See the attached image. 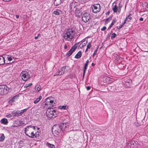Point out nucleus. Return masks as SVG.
<instances>
[{
  "instance_id": "nucleus-19",
  "label": "nucleus",
  "mask_w": 148,
  "mask_h": 148,
  "mask_svg": "<svg viewBox=\"0 0 148 148\" xmlns=\"http://www.w3.org/2000/svg\"><path fill=\"white\" fill-rule=\"evenodd\" d=\"M63 0H55L54 2V5L58 6L62 2Z\"/></svg>"
},
{
  "instance_id": "nucleus-36",
  "label": "nucleus",
  "mask_w": 148,
  "mask_h": 148,
  "mask_svg": "<svg viewBox=\"0 0 148 148\" xmlns=\"http://www.w3.org/2000/svg\"><path fill=\"white\" fill-rule=\"evenodd\" d=\"M117 20H116V18H114L112 21V23L111 24V25L112 26L116 22Z\"/></svg>"
},
{
  "instance_id": "nucleus-40",
  "label": "nucleus",
  "mask_w": 148,
  "mask_h": 148,
  "mask_svg": "<svg viewBox=\"0 0 148 148\" xmlns=\"http://www.w3.org/2000/svg\"><path fill=\"white\" fill-rule=\"evenodd\" d=\"M13 116V114H12V113L9 114H8V115H7L6 116V117L7 118H10V117H12Z\"/></svg>"
},
{
  "instance_id": "nucleus-1",
  "label": "nucleus",
  "mask_w": 148,
  "mask_h": 148,
  "mask_svg": "<svg viewBox=\"0 0 148 148\" xmlns=\"http://www.w3.org/2000/svg\"><path fill=\"white\" fill-rule=\"evenodd\" d=\"M36 127H37L31 125L27 126L25 128V134L30 138L33 137L34 132L35 131Z\"/></svg>"
},
{
  "instance_id": "nucleus-28",
  "label": "nucleus",
  "mask_w": 148,
  "mask_h": 148,
  "mask_svg": "<svg viewBox=\"0 0 148 148\" xmlns=\"http://www.w3.org/2000/svg\"><path fill=\"white\" fill-rule=\"evenodd\" d=\"M46 145L49 147L51 148H55V146L54 145L50 144L48 142L47 143Z\"/></svg>"
},
{
  "instance_id": "nucleus-24",
  "label": "nucleus",
  "mask_w": 148,
  "mask_h": 148,
  "mask_svg": "<svg viewBox=\"0 0 148 148\" xmlns=\"http://www.w3.org/2000/svg\"><path fill=\"white\" fill-rule=\"evenodd\" d=\"M42 97L41 96H40L38 98H37L34 102V104L37 103L42 99Z\"/></svg>"
},
{
  "instance_id": "nucleus-3",
  "label": "nucleus",
  "mask_w": 148,
  "mask_h": 148,
  "mask_svg": "<svg viewBox=\"0 0 148 148\" xmlns=\"http://www.w3.org/2000/svg\"><path fill=\"white\" fill-rule=\"evenodd\" d=\"M58 112L53 108H48L46 112V115L47 117L51 118H55L57 116Z\"/></svg>"
},
{
  "instance_id": "nucleus-57",
  "label": "nucleus",
  "mask_w": 148,
  "mask_h": 148,
  "mask_svg": "<svg viewBox=\"0 0 148 148\" xmlns=\"http://www.w3.org/2000/svg\"><path fill=\"white\" fill-rule=\"evenodd\" d=\"M111 86H109L108 87V89H112V88H111Z\"/></svg>"
},
{
  "instance_id": "nucleus-46",
  "label": "nucleus",
  "mask_w": 148,
  "mask_h": 148,
  "mask_svg": "<svg viewBox=\"0 0 148 148\" xmlns=\"http://www.w3.org/2000/svg\"><path fill=\"white\" fill-rule=\"evenodd\" d=\"M86 71V70H84L83 73V76H82L83 78H84V77Z\"/></svg>"
},
{
  "instance_id": "nucleus-43",
  "label": "nucleus",
  "mask_w": 148,
  "mask_h": 148,
  "mask_svg": "<svg viewBox=\"0 0 148 148\" xmlns=\"http://www.w3.org/2000/svg\"><path fill=\"white\" fill-rule=\"evenodd\" d=\"M97 49H96V50H95V51L94 52V53L93 54V56H94L97 53Z\"/></svg>"
},
{
  "instance_id": "nucleus-45",
  "label": "nucleus",
  "mask_w": 148,
  "mask_h": 148,
  "mask_svg": "<svg viewBox=\"0 0 148 148\" xmlns=\"http://www.w3.org/2000/svg\"><path fill=\"white\" fill-rule=\"evenodd\" d=\"M106 29V27L105 26H104L101 29V31H104L105 30V29Z\"/></svg>"
},
{
  "instance_id": "nucleus-44",
  "label": "nucleus",
  "mask_w": 148,
  "mask_h": 148,
  "mask_svg": "<svg viewBox=\"0 0 148 148\" xmlns=\"http://www.w3.org/2000/svg\"><path fill=\"white\" fill-rule=\"evenodd\" d=\"M109 19H110V20L111 18H108L106 19V21H105L106 23H108V22H109Z\"/></svg>"
},
{
  "instance_id": "nucleus-63",
  "label": "nucleus",
  "mask_w": 148,
  "mask_h": 148,
  "mask_svg": "<svg viewBox=\"0 0 148 148\" xmlns=\"http://www.w3.org/2000/svg\"><path fill=\"white\" fill-rule=\"evenodd\" d=\"M37 129H39V128L38 127H37Z\"/></svg>"
},
{
  "instance_id": "nucleus-39",
  "label": "nucleus",
  "mask_w": 148,
  "mask_h": 148,
  "mask_svg": "<svg viewBox=\"0 0 148 148\" xmlns=\"http://www.w3.org/2000/svg\"><path fill=\"white\" fill-rule=\"evenodd\" d=\"M91 47V43L90 42H89L87 46V49H90Z\"/></svg>"
},
{
  "instance_id": "nucleus-48",
  "label": "nucleus",
  "mask_w": 148,
  "mask_h": 148,
  "mask_svg": "<svg viewBox=\"0 0 148 148\" xmlns=\"http://www.w3.org/2000/svg\"><path fill=\"white\" fill-rule=\"evenodd\" d=\"M86 87L87 90H90V88L89 86H86Z\"/></svg>"
},
{
  "instance_id": "nucleus-52",
  "label": "nucleus",
  "mask_w": 148,
  "mask_h": 148,
  "mask_svg": "<svg viewBox=\"0 0 148 148\" xmlns=\"http://www.w3.org/2000/svg\"><path fill=\"white\" fill-rule=\"evenodd\" d=\"M67 48V46L66 45H65L64 47V48L65 49H66Z\"/></svg>"
},
{
  "instance_id": "nucleus-11",
  "label": "nucleus",
  "mask_w": 148,
  "mask_h": 148,
  "mask_svg": "<svg viewBox=\"0 0 148 148\" xmlns=\"http://www.w3.org/2000/svg\"><path fill=\"white\" fill-rule=\"evenodd\" d=\"M101 9L100 6L99 4H94L92 8V12L95 13H97L99 12Z\"/></svg>"
},
{
  "instance_id": "nucleus-38",
  "label": "nucleus",
  "mask_w": 148,
  "mask_h": 148,
  "mask_svg": "<svg viewBox=\"0 0 148 148\" xmlns=\"http://www.w3.org/2000/svg\"><path fill=\"white\" fill-rule=\"evenodd\" d=\"M36 91H39L40 90V86H38L36 87Z\"/></svg>"
},
{
  "instance_id": "nucleus-14",
  "label": "nucleus",
  "mask_w": 148,
  "mask_h": 148,
  "mask_svg": "<svg viewBox=\"0 0 148 148\" xmlns=\"http://www.w3.org/2000/svg\"><path fill=\"white\" fill-rule=\"evenodd\" d=\"M132 81L130 79H128L125 81L124 85L126 88H130V84L132 83Z\"/></svg>"
},
{
  "instance_id": "nucleus-47",
  "label": "nucleus",
  "mask_w": 148,
  "mask_h": 148,
  "mask_svg": "<svg viewBox=\"0 0 148 148\" xmlns=\"http://www.w3.org/2000/svg\"><path fill=\"white\" fill-rule=\"evenodd\" d=\"M13 97H14V99L15 100V99H18V96L17 95H15Z\"/></svg>"
},
{
  "instance_id": "nucleus-23",
  "label": "nucleus",
  "mask_w": 148,
  "mask_h": 148,
  "mask_svg": "<svg viewBox=\"0 0 148 148\" xmlns=\"http://www.w3.org/2000/svg\"><path fill=\"white\" fill-rule=\"evenodd\" d=\"M132 14H130L129 15H128L126 18L125 19V21H127V22H129L132 19Z\"/></svg>"
},
{
  "instance_id": "nucleus-50",
  "label": "nucleus",
  "mask_w": 148,
  "mask_h": 148,
  "mask_svg": "<svg viewBox=\"0 0 148 148\" xmlns=\"http://www.w3.org/2000/svg\"><path fill=\"white\" fill-rule=\"evenodd\" d=\"M126 21H125H125H124V22H123V23H122V24L121 25H123V26L124 25V24L126 23Z\"/></svg>"
},
{
  "instance_id": "nucleus-56",
  "label": "nucleus",
  "mask_w": 148,
  "mask_h": 148,
  "mask_svg": "<svg viewBox=\"0 0 148 148\" xmlns=\"http://www.w3.org/2000/svg\"><path fill=\"white\" fill-rule=\"evenodd\" d=\"M16 18H19V16L18 15H16Z\"/></svg>"
},
{
  "instance_id": "nucleus-49",
  "label": "nucleus",
  "mask_w": 148,
  "mask_h": 148,
  "mask_svg": "<svg viewBox=\"0 0 148 148\" xmlns=\"http://www.w3.org/2000/svg\"><path fill=\"white\" fill-rule=\"evenodd\" d=\"M139 21H143V18L140 17L139 19Z\"/></svg>"
},
{
  "instance_id": "nucleus-31",
  "label": "nucleus",
  "mask_w": 148,
  "mask_h": 148,
  "mask_svg": "<svg viewBox=\"0 0 148 148\" xmlns=\"http://www.w3.org/2000/svg\"><path fill=\"white\" fill-rule=\"evenodd\" d=\"M60 125V127H61V128L62 130H63V129L65 128L66 127V124H61Z\"/></svg>"
},
{
  "instance_id": "nucleus-60",
  "label": "nucleus",
  "mask_w": 148,
  "mask_h": 148,
  "mask_svg": "<svg viewBox=\"0 0 148 148\" xmlns=\"http://www.w3.org/2000/svg\"><path fill=\"white\" fill-rule=\"evenodd\" d=\"M109 12H107L106 14H109Z\"/></svg>"
},
{
  "instance_id": "nucleus-61",
  "label": "nucleus",
  "mask_w": 148,
  "mask_h": 148,
  "mask_svg": "<svg viewBox=\"0 0 148 148\" xmlns=\"http://www.w3.org/2000/svg\"><path fill=\"white\" fill-rule=\"evenodd\" d=\"M90 0H84V1H90Z\"/></svg>"
},
{
  "instance_id": "nucleus-42",
  "label": "nucleus",
  "mask_w": 148,
  "mask_h": 148,
  "mask_svg": "<svg viewBox=\"0 0 148 148\" xmlns=\"http://www.w3.org/2000/svg\"><path fill=\"white\" fill-rule=\"evenodd\" d=\"M84 46V45H83L82 44H80L78 46V49H79V48L81 49Z\"/></svg>"
},
{
  "instance_id": "nucleus-12",
  "label": "nucleus",
  "mask_w": 148,
  "mask_h": 148,
  "mask_svg": "<svg viewBox=\"0 0 148 148\" xmlns=\"http://www.w3.org/2000/svg\"><path fill=\"white\" fill-rule=\"evenodd\" d=\"M137 145V142H135L134 140H131L128 144L127 146L128 148H136Z\"/></svg>"
},
{
  "instance_id": "nucleus-59",
  "label": "nucleus",
  "mask_w": 148,
  "mask_h": 148,
  "mask_svg": "<svg viewBox=\"0 0 148 148\" xmlns=\"http://www.w3.org/2000/svg\"><path fill=\"white\" fill-rule=\"evenodd\" d=\"M88 49H87V48H86V51H85V52H87V51H88Z\"/></svg>"
},
{
  "instance_id": "nucleus-9",
  "label": "nucleus",
  "mask_w": 148,
  "mask_h": 148,
  "mask_svg": "<svg viewBox=\"0 0 148 148\" xmlns=\"http://www.w3.org/2000/svg\"><path fill=\"white\" fill-rule=\"evenodd\" d=\"M115 4V5L113 7L112 9L114 12H116L117 11L119 13L121 11V8L122 7V5L120 3L119 4V7L117 5V3L114 2L113 4Z\"/></svg>"
},
{
  "instance_id": "nucleus-15",
  "label": "nucleus",
  "mask_w": 148,
  "mask_h": 148,
  "mask_svg": "<svg viewBox=\"0 0 148 148\" xmlns=\"http://www.w3.org/2000/svg\"><path fill=\"white\" fill-rule=\"evenodd\" d=\"M13 62H6L4 61V59L3 57V56H0V65H3L5 64H9L10 63H12Z\"/></svg>"
},
{
  "instance_id": "nucleus-30",
  "label": "nucleus",
  "mask_w": 148,
  "mask_h": 148,
  "mask_svg": "<svg viewBox=\"0 0 148 148\" xmlns=\"http://www.w3.org/2000/svg\"><path fill=\"white\" fill-rule=\"evenodd\" d=\"M143 7H145V8H148V4L146 2H143Z\"/></svg>"
},
{
  "instance_id": "nucleus-34",
  "label": "nucleus",
  "mask_w": 148,
  "mask_h": 148,
  "mask_svg": "<svg viewBox=\"0 0 148 148\" xmlns=\"http://www.w3.org/2000/svg\"><path fill=\"white\" fill-rule=\"evenodd\" d=\"M4 139L5 136L3 134V135L0 137V141L1 142L3 141L4 140Z\"/></svg>"
},
{
  "instance_id": "nucleus-58",
  "label": "nucleus",
  "mask_w": 148,
  "mask_h": 148,
  "mask_svg": "<svg viewBox=\"0 0 148 148\" xmlns=\"http://www.w3.org/2000/svg\"><path fill=\"white\" fill-rule=\"evenodd\" d=\"M91 65L92 66H94L95 65V64L93 63H92Z\"/></svg>"
},
{
  "instance_id": "nucleus-29",
  "label": "nucleus",
  "mask_w": 148,
  "mask_h": 148,
  "mask_svg": "<svg viewBox=\"0 0 148 148\" xmlns=\"http://www.w3.org/2000/svg\"><path fill=\"white\" fill-rule=\"evenodd\" d=\"M89 62V61L88 60L86 62V63L85 64L84 67V70H86L87 68V67L88 66V63Z\"/></svg>"
},
{
  "instance_id": "nucleus-55",
  "label": "nucleus",
  "mask_w": 148,
  "mask_h": 148,
  "mask_svg": "<svg viewBox=\"0 0 148 148\" xmlns=\"http://www.w3.org/2000/svg\"><path fill=\"white\" fill-rule=\"evenodd\" d=\"M38 36H35V39H38Z\"/></svg>"
},
{
  "instance_id": "nucleus-6",
  "label": "nucleus",
  "mask_w": 148,
  "mask_h": 148,
  "mask_svg": "<svg viewBox=\"0 0 148 148\" xmlns=\"http://www.w3.org/2000/svg\"><path fill=\"white\" fill-rule=\"evenodd\" d=\"M22 79L24 81H26L30 78V77L29 74L27 71H23L20 75Z\"/></svg>"
},
{
  "instance_id": "nucleus-26",
  "label": "nucleus",
  "mask_w": 148,
  "mask_h": 148,
  "mask_svg": "<svg viewBox=\"0 0 148 148\" xmlns=\"http://www.w3.org/2000/svg\"><path fill=\"white\" fill-rule=\"evenodd\" d=\"M58 108L60 109L66 110L68 108V107L66 106H59Z\"/></svg>"
},
{
  "instance_id": "nucleus-16",
  "label": "nucleus",
  "mask_w": 148,
  "mask_h": 148,
  "mask_svg": "<svg viewBox=\"0 0 148 148\" xmlns=\"http://www.w3.org/2000/svg\"><path fill=\"white\" fill-rule=\"evenodd\" d=\"M3 57L5 61L6 62V60H8L9 61H11L12 60V58H14L13 57H12L11 56H10L9 55H3Z\"/></svg>"
},
{
  "instance_id": "nucleus-32",
  "label": "nucleus",
  "mask_w": 148,
  "mask_h": 148,
  "mask_svg": "<svg viewBox=\"0 0 148 148\" xmlns=\"http://www.w3.org/2000/svg\"><path fill=\"white\" fill-rule=\"evenodd\" d=\"M51 97H49L46 99L45 100H46V102H48V101H49L48 102H52L53 100H51Z\"/></svg>"
},
{
  "instance_id": "nucleus-27",
  "label": "nucleus",
  "mask_w": 148,
  "mask_h": 148,
  "mask_svg": "<svg viewBox=\"0 0 148 148\" xmlns=\"http://www.w3.org/2000/svg\"><path fill=\"white\" fill-rule=\"evenodd\" d=\"M33 135L34 136V137H32V138H34V137L37 138L38 137L39 135V133L38 132H36L35 131L34 132V134Z\"/></svg>"
},
{
  "instance_id": "nucleus-10",
  "label": "nucleus",
  "mask_w": 148,
  "mask_h": 148,
  "mask_svg": "<svg viewBox=\"0 0 148 148\" xmlns=\"http://www.w3.org/2000/svg\"><path fill=\"white\" fill-rule=\"evenodd\" d=\"M61 127H60V125H56L53 126L52 130H53L55 131V133L58 134L62 130Z\"/></svg>"
},
{
  "instance_id": "nucleus-4",
  "label": "nucleus",
  "mask_w": 148,
  "mask_h": 148,
  "mask_svg": "<svg viewBox=\"0 0 148 148\" xmlns=\"http://www.w3.org/2000/svg\"><path fill=\"white\" fill-rule=\"evenodd\" d=\"M69 69V67L68 66H66L62 67L61 68V70L58 73H56L54 75V76H55L63 75L65 73H66Z\"/></svg>"
},
{
  "instance_id": "nucleus-17",
  "label": "nucleus",
  "mask_w": 148,
  "mask_h": 148,
  "mask_svg": "<svg viewBox=\"0 0 148 148\" xmlns=\"http://www.w3.org/2000/svg\"><path fill=\"white\" fill-rule=\"evenodd\" d=\"M70 8L71 11H76L77 8V5L75 3H72L70 4Z\"/></svg>"
},
{
  "instance_id": "nucleus-33",
  "label": "nucleus",
  "mask_w": 148,
  "mask_h": 148,
  "mask_svg": "<svg viewBox=\"0 0 148 148\" xmlns=\"http://www.w3.org/2000/svg\"><path fill=\"white\" fill-rule=\"evenodd\" d=\"M116 36V34L115 33H113L111 35V38L112 40H113Z\"/></svg>"
},
{
  "instance_id": "nucleus-20",
  "label": "nucleus",
  "mask_w": 148,
  "mask_h": 148,
  "mask_svg": "<svg viewBox=\"0 0 148 148\" xmlns=\"http://www.w3.org/2000/svg\"><path fill=\"white\" fill-rule=\"evenodd\" d=\"M62 13V11L58 9H57L53 12V14L56 15H59Z\"/></svg>"
},
{
  "instance_id": "nucleus-5",
  "label": "nucleus",
  "mask_w": 148,
  "mask_h": 148,
  "mask_svg": "<svg viewBox=\"0 0 148 148\" xmlns=\"http://www.w3.org/2000/svg\"><path fill=\"white\" fill-rule=\"evenodd\" d=\"M9 88L6 85H0V95H4L9 92Z\"/></svg>"
},
{
  "instance_id": "nucleus-2",
  "label": "nucleus",
  "mask_w": 148,
  "mask_h": 148,
  "mask_svg": "<svg viewBox=\"0 0 148 148\" xmlns=\"http://www.w3.org/2000/svg\"><path fill=\"white\" fill-rule=\"evenodd\" d=\"M75 32L72 29H69L64 36V38L68 41L71 40L74 37Z\"/></svg>"
},
{
  "instance_id": "nucleus-21",
  "label": "nucleus",
  "mask_w": 148,
  "mask_h": 148,
  "mask_svg": "<svg viewBox=\"0 0 148 148\" xmlns=\"http://www.w3.org/2000/svg\"><path fill=\"white\" fill-rule=\"evenodd\" d=\"M82 55V53L81 51H79L76 55L75 58L77 59H79L80 58Z\"/></svg>"
},
{
  "instance_id": "nucleus-62",
  "label": "nucleus",
  "mask_w": 148,
  "mask_h": 148,
  "mask_svg": "<svg viewBox=\"0 0 148 148\" xmlns=\"http://www.w3.org/2000/svg\"><path fill=\"white\" fill-rule=\"evenodd\" d=\"M114 88V87H112V88ZM113 89H114V88H113Z\"/></svg>"
},
{
  "instance_id": "nucleus-53",
  "label": "nucleus",
  "mask_w": 148,
  "mask_h": 148,
  "mask_svg": "<svg viewBox=\"0 0 148 148\" xmlns=\"http://www.w3.org/2000/svg\"><path fill=\"white\" fill-rule=\"evenodd\" d=\"M112 26V25H110L109 26V27H108V29H110L111 28V27Z\"/></svg>"
},
{
  "instance_id": "nucleus-22",
  "label": "nucleus",
  "mask_w": 148,
  "mask_h": 148,
  "mask_svg": "<svg viewBox=\"0 0 148 148\" xmlns=\"http://www.w3.org/2000/svg\"><path fill=\"white\" fill-rule=\"evenodd\" d=\"M1 122L3 124L7 125L8 123V121L7 119L5 118H3L1 119Z\"/></svg>"
},
{
  "instance_id": "nucleus-51",
  "label": "nucleus",
  "mask_w": 148,
  "mask_h": 148,
  "mask_svg": "<svg viewBox=\"0 0 148 148\" xmlns=\"http://www.w3.org/2000/svg\"><path fill=\"white\" fill-rule=\"evenodd\" d=\"M123 25H121L118 28V29H121V28H122L123 27ZM117 28L118 29V27H117Z\"/></svg>"
},
{
  "instance_id": "nucleus-37",
  "label": "nucleus",
  "mask_w": 148,
  "mask_h": 148,
  "mask_svg": "<svg viewBox=\"0 0 148 148\" xmlns=\"http://www.w3.org/2000/svg\"><path fill=\"white\" fill-rule=\"evenodd\" d=\"M32 84L31 83L26 84L24 86V88H27L28 87L32 85Z\"/></svg>"
},
{
  "instance_id": "nucleus-35",
  "label": "nucleus",
  "mask_w": 148,
  "mask_h": 148,
  "mask_svg": "<svg viewBox=\"0 0 148 148\" xmlns=\"http://www.w3.org/2000/svg\"><path fill=\"white\" fill-rule=\"evenodd\" d=\"M15 100V99H14V97H12L11 99L9 101V103H13Z\"/></svg>"
},
{
  "instance_id": "nucleus-64",
  "label": "nucleus",
  "mask_w": 148,
  "mask_h": 148,
  "mask_svg": "<svg viewBox=\"0 0 148 148\" xmlns=\"http://www.w3.org/2000/svg\"><path fill=\"white\" fill-rule=\"evenodd\" d=\"M83 1H84V0H83Z\"/></svg>"
},
{
  "instance_id": "nucleus-18",
  "label": "nucleus",
  "mask_w": 148,
  "mask_h": 148,
  "mask_svg": "<svg viewBox=\"0 0 148 148\" xmlns=\"http://www.w3.org/2000/svg\"><path fill=\"white\" fill-rule=\"evenodd\" d=\"M12 113L13 116H18L21 114L20 113V111H15L14 110L12 112Z\"/></svg>"
},
{
  "instance_id": "nucleus-7",
  "label": "nucleus",
  "mask_w": 148,
  "mask_h": 148,
  "mask_svg": "<svg viewBox=\"0 0 148 148\" xmlns=\"http://www.w3.org/2000/svg\"><path fill=\"white\" fill-rule=\"evenodd\" d=\"M82 21L85 23H86L91 19V16L88 12L84 13L82 15Z\"/></svg>"
},
{
  "instance_id": "nucleus-8",
  "label": "nucleus",
  "mask_w": 148,
  "mask_h": 148,
  "mask_svg": "<svg viewBox=\"0 0 148 148\" xmlns=\"http://www.w3.org/2000/svg\"><path fill=\"white\" fill-rule=\"evenodd\" d=\"M79 42H78L75 44L71 47L70 50L66 53V56L68 57L70 56L72 53L74 52L75 49L77 48V45L79 44Z\"/></svg>"
},
{
  "instance_id": "nucleus-41",
  "label": "nucleus",
  "mask_w": 148,
  "mask_h": 148,
  "mask_svg": "<svg viewBox=\"0 0 148 148\" xmlns=\"http://www.w3.org/2000/svg\"><path fill=\"white\" fill-rule=\"evenodd\" d=\"M27 110V109H25L24 110H21V111H20V113L21 114L22 113H23L24 112H25Z\"/></svg>"
},
{
  "instance_id": "nucleus-13",
  "label": "nucleus",
  "mask_w": 148,
  "mask_h": 148,
  "mask_svg": "<svg viewBox=\"0 0 148 148\" xmlns=\"http://www.w3.org/2000/svg\"><path fill=\"white\" fill-rule=\"evenodd\" d=\"M46 102L45 104V107H46V108H50L51 107H53L55 106V103H53V101L52 102Z\"/></svg>"
},
{
  "instance_id": "nucleus-25",
  "label": "nucleus",
  "mask_w": 148,
  "mask_h": 148,
  "mask_svg": "<svg viewBox=\"0 0 148 148\" xmlns=\"http://www.w3.org/2000/svg\"><path fill=\"white\" fill-rule=\"evenodd\" d=\"M82 12H80L79 10H77L75 13V15L76 16L79 17L81 14Z\"/></svg>"
},
{
  "instance_id": "nucleus-54",
  "label": "nucleus",
  "mask_w": 148,
  "mask_h": 148,
  "mask_svg": "<svg viewBox=\"0 0 148 148\" xmlns=\"http://www.w3.org/2000/svg\"><path fill=\"white\" fill-rule=\"evenodd\" d=\"M3 0L5 1H10L11 0Z\"/></svg>"
}]
</instances>
